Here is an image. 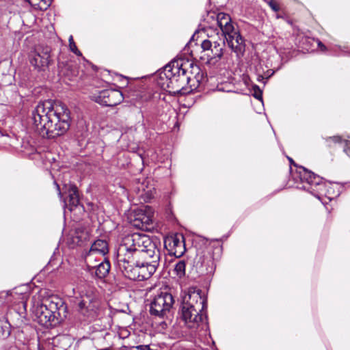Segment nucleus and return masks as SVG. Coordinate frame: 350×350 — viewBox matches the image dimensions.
<instances>
[{"mask_svg":"<svg viewBox=\"0 0 350 350\" xmlns=\"http://www.w3.org/2000/svg\"><path fill=\"white\" fill-rule=\"evenodd\" d=\"M288 159L291 163H293L294 165H295L293 159L288 157Z\"/></svg>","mask_w":350,"mask_h":350,"instance_id":"obj_34","label":"nucleus"},{"mask_svg":"<svg viewBox=\"0 0 350 350\" xmlns=\"http://www.w3.org/2000/svg\"><path fill=\"white\" fill-rule=\"evenodd\" d=\"M33 125L44 138L55 139L65 134L70 126V112L59 103L40 102L31 112Z\"/></svg>","mask_w":350,"mask_h":350,"instance_id":"obj_1","label":"nucleus"},{"mask_svg":"<svg viewBox=\"0 0 350 350\" xmlns=\"http://www.w3.org/2000/svg\"><path fill=\"white\" fill-rule=\"evenodd\" d=\"M63 65H64V62H58V68L59 69V72L62 73L63 75H66V73L63 70Z\"/></svg>","mask_w":350,"mask_h":350,"instance_id":"obj_31","label":"nucleus"},{"mask_svg":"<svg viewBox=\"0 0 350 350\" xmlns=\"http://www.w3.org/2000/svg\"><path fill=\"white\" fill-rule=\"evenodd\" d=\"M64 308L63 301L57 297V301L48 299L38 303L33 308L34 321L46 327L55 325L59 323V310Z\"/></svg>","mask_w":350,"mask_h":350,"instance_id":"obj_6","label":"nucleus"},{"mask_svg":"<svg viewBox=\"0 0 350 350\" xmlns=\"http://www.w3.org/2000/svg\"><path fill=\"white\" fill-rule=\"evenodd\" d=\"M68 42H69V47H70V50L74 53L75 55H77V56H81L82 55V53H81V51L77 49V45L75 44V42H74V40H73V37L72 36H70L69 39H68Z\"/></svg>","mask_w":350,"mask_h":350,"instance_id":"obj_23","label":"nucleus"},{"mask_svg":"<svg viewBox=\"0 0 350 350\" xmlns=\"http://www.w3.org/2000/svg\"><path fill=\"white\" fill-rule=\"evenodd\" d=\"M185 267H186V263L185 260H178L174 267V271L176 272V275L179 277L184 276L185 274Z\"/></svg>","mask_w":350,"mask_h":350,"instance_id":"obj_22","label":"nucleus"},{"mask_svg":"<svg viewBox=\"0 0 350 350\" xmlns=\"http://www.w3.org/2000/svg\"><path fill=\"white\" fill-rule=\"evenodd\" d=\"M224 46L225 42L221 39L213 42L209 40H204L201 43L203 51L211 52V53L207 54L208 62H217L220 60L224 55Z\"/></svg>","mask_w":350,"mask_h":350,"instance_id":"obj_12","label":"nucleus"},{"mask_svg":"<svg viewBox=\"0 0 350 350\" xmlns=\"http://www.w3.org/2000/svg\"><path fill=\"white\" fill-rule=\"evenodd\" d=\"M11 333V325L8 321V317H3L0 319V336L3 338H7Z\"/></svg>","mask_w":350,"mask_h":350,"instance_id":"obj_21","label":"nucleus"},{"mask_svg":"<svg viewBox=\"0 0 350 350\" xmlns=\"http://www.w3.org/2000/svg\"><path fill=\"white\" fill-rule=\"evenodd\" d=\"M253 90L254 91V93L253 94L254 97L256 98L258 100H262V91L260 90V88L257 85H253Z\"/></svg>","mask_w":350,"mask_h":350,"instance_id":"obj_24","label":"nucleus"},{"mask_svg":"<svg viewBox=\"0 0 350 350\" xmlns=\"http://www.w3.org/2000/svg\"><path fill=\"white\" fill-rule=\"evenodd\" d=\"M120 77L123 80L126 81V83L127 84V78L125 77H123L122 75H120Z\"/></svg>","mask_w":350,"mask_h":350,"instance_id":"obj_33","label":"nucleus"},{"mask_svg":"<svg viewBox=\"0 0 350 350\" xmlns=\"http://www.w3.org/2000/svg\"><path fill=\"white\" fill-rule=\"evenodd\" d=\"M109 252L108 243L105 239H97L91 245L87 259L92 260L94 253L105 256Z\"/></svg>","mask_w":350,"mask_h":350,"instance_id":"obj_17","label":"nucleus"},{"mask_svg":"<svg viewBox=\"0 0 350 350\" xmlns=\"http://www.w3.org/2000/svg\"><path fill=\"white\" fill-rule=\"evenodd\" d=\"M54 183L56 185V188H57V190L58 191V194L60 197H62V193L61 192V189H60V187H59V185L56 183V181L54 182Z\"/></svg>","mask_w":350,"mask_h":350,"instance_id":"obj_32","label":"nucleus"},{"mask_svg":"<svg viewBox=\"0 0 350 350\" xmlns=\"http://www.w3.org/2000/svg\"><path fill=\"white\" fill-rule=\"evenodd\" d=\"M45 5H46V7H48L49 5V4H47L45 3Z\"/></svg>","mask_w":350,"mask_h":350,"instance_id":"obj_35","label":"nucleus"},{"mask_svg":"<svg viewBox=\"0 0 350 350\" xmlns=\"http://www.w3.org/2000/svg\"><path fill=\"white\" fill-rule=\"evenodd\" d=\"M137 349L140 350H152L150 348L149 345H139L137 347Z\"/></svg>","mask_w":350,"mask_h":350,"instance_id":"obj_29","label":"nucleus"},{"mask_svg":"<svg viewBox=\"0 0 350 350\" xmlns=\"http://www.w3.org/2000/svg\"><path fill=\"white\" fill-rule=\"evenodd\" d=\"M193 269L199 275H211L215 270L213 255L209 251L198 253L194 259Z\"/></svg>","mask_w":350,"mask_h":350,"instance_id":"obj_10","label":"nucleus"},{"mask_svg":"<svg viewBox=\"0 0 350 350\" xmlns=\"http://www.w3.org/2000/svg\"><path fill=\"white\" fill-rule=\"evenodd\" d=\"M270 76H271V75H267L266 77H265V76H263V75H261V74H258V77H257V80H258V81H263L265 79H267V78H269Z\"/></svg>","mask_w":350,"mask_h":350,"instance_id":"obj_30","label":"nucleus"},{"mask_svg":"<svg viewBox=\"0 0 350 350\" xmlns=\"http://www.w3.org/2000/svg\"><path fill=\"white\" fill-rule=\"evenodd\" d=\"M174 303L172 294L161 293L156 295L150 303V314L154 317L164 319Z\"/></svg>","mask_w":350,"mask_h":350,"instance_id":"obj_8","label":"nucleus"},{"mask_svg":"<svg viewBox=\"0 0 350 350\" xmlns=\"http://www.w3.org/2000/svg\"><path fill=\"white\" fill-rule=\"evenodd\" d=\"M92 99L97 103L107 107H114L120 103L124 99L121 91L114 89H106L100 91L98 94H94Z\"/></svg>","mask_w":350,"mask_h":350,"instance_id":"obj_11","label":"nucleus"},{"mask_svg":"<svg viewBox=\"0 0 350 350\" xmlns=\"http://www.w3.org/2000/svg\"><path fill=\"white\" fill-rule=\"evenodd\" d=\"M345 152L350 157V143H347L344 149Z\"/></svg>","mask_w":350,"mask_h":350,"instance_id":"obj_28","label":"nucleus"},{"mask_svg":"<svg viewBox=\"0 0 350 350\" xmlns=\"http://www.w3.org/2000/svg\"><path fill=\"white\" fill-rule=\"evenodd\" d=\"M318 46L321 51H325L327 50V47L324 44H323L320 40H317Z\"/></svg>","mask_w":350,"mask_h":350,"instance_id":"obj_27","label":"nucleus"},{"mask_svg":"<svg viewBox=\"0 0 350 350\" xmlns=\"http://www.w3.org/2000/svg\"><path fill=\"white\" fill-rule=\"evenodd\" d=\"M269 5L275 12H278L280 10V7L275 0H271L269 2Z\"/></svg>","mask_w":350,"mask_h":350,"instance_id":"obj_26","label":"nucleus"},{"mask_svg":"<svg viewBox=\"0 0 350 350\" xmlns=\"http://www.w3.org/2000/svg\"><path fill=\"white\" fill-rule=\"evenodd\" d=\"M170 245L174 249V254L176 257H180L183 255L184 250H182L181 249L185 250L183 241H180L177 237H172L170 240Z\"/></svg>","mask_w":350,"mask_h":350,"instance_id":"obj_20","label":"nucleus"},{"mask_svg":"<svg viewBox=\"0 0 350 350\" xmlns=\"http://www.w3.org/2000/svg\"><path fill=\"white\" fill-rule=\"evenodd\" d=\"M137 260L136 265H139L140 281L150 278L159 265L161 251L157 245L149 236L141 233H133Z\"/></svg>","mask_w":350,"mask_h":350,"instance_id":"obj_2","label":"nucleus"},{"mask_svg":"<svg viewBox=\"0 0 350 350\" xmlns=\"http://www.w3.org/2000/svg\"><path fill=\"white\" fill-rule=\"evenodd\" d=\"M87 271L95 278H105L109 273L111 265L106 258L98 259V264L93 265L92 260L87 259Z\"/></svg>","mask_w":350,"mask_h":350,"instance_id":"obj_13","label":"nucleus"},{"mask_svg":"<svg viewBox=\"0 0 350 350\" xmlns=\"http://www.w3.org/2000/svg\"><path fill=\"white\" fill-rule=\"evenodd\" d=\"M63 189L64 192L68 194V202H65V205L68 206V208L72 211L75 208H77L80 204L79 190L75 184L64 185Z\"/></svg>","mask_w":350,"mask_h":350,"instance_id":"obj_15","label":"nucleus"},{"mask_svg":"<svg viewBox=\"0 0 350 350\" xmlns=\"http://www.w3.org/2000/svg\"><path fill=\"white\" fill-rule=\"evenodd\" d=\"M79 308L80 312L85 317H87L88 319H92L95 317L96 308L94 304L91 301L89 302V305L88 306L87 301L85 300H82L79 304Z\"/></svg>","mask_w":350,"mask_h":350,"instance_id":"obj_19","label":"nucleus"},{"mask_svg":"<svg viewBox=\"0 0 350 350\" xmlns=\"http://www.w3.org/2000/svg\"><path fill=\"white\" fill-rule=\"evenodd\" d=\"M329 141H332V142L335 144H342V142H345L347 144V142L338 135L328 137L327 139V142L329 143Z\"/></svg>","mask_w":350,"mask_h":350,"instance_id":"obj_25","label":"nucleus"},{"mask_svg":"<svg viewBox=\"0 0 350 350\" xmlns=\"http://www.w3.org/2000/svg\"><path fill=\"white\" fill-rule=\"evenodd\" d=\"M152 224V215L139 209L135 213L133 225L140 229L149 230Z\"/></svg>","mask_w":350,"mask_h":350,"instance_id":"obj_16","label":"nucleus"},{"mask_svg":"<svg viewBox=\"0 0 350 350\" xmlns=\"http://www.w3.org/2000/svg\"><path fill=\"white\" fill-rule=\"evenodd\" d=\"M228 46L235 53H239L245 48L244 39L237 31L226 39Z\"/></svg>","mask_w":350,"mask_h":350,"instance_id":"obj_18","label":"nucleus"},{"mask_svg":"<svg viewBox=\"0 0 350 350\" xmlns=\"http://www.w3.org/2000/svg\"><path fill=\"white\" fill-rule=\"evenodd\" d=\"M219 251H221V247L217 248Z\"/></svg>","mask_w":350,"mask_h":350,"instance_id":"obj_36","label":"nucleus"},{"mask_svg":"<svg viewBox=\"0 0 350 350\" xmlns=\"http://www.w3.org/2000/svg\"><path fill=\"white\" fill-rule=\"evenodd\" d=\"M133 234L124 237L116 252V267L124 276L131 280L140 281L139 265H136L137 258L134 254L136 247L132 240Z\"/></svg>","mask_w":350,"mask_h":350,"instance_id":"obj_4","label":"nucleus"},{"mask_svg":"<svg viewBox=\"0 0 350 350\" xmlns=\"http://www.w3.org/2000/svg\"><path fill=\"white\" fill-rule=\"evenodd\" d=\"M297 173L301 181L306 184L303 186L304 189L308 191L315 196L325 195L329 200L334 198V196H329L332 189L330 183H325L322 177L302 166L299 167Z\"/></svg>","mask_w":350,"mask_h":350,"instance_id":"obj_7","label":"nucleus"},{"mask_svg":"<svg viewBox=\"0 0 350 350\" xmlns=\"http://www.w3.org/2000/svg\"><path fill=\"white\" fill-rule=\"evenodd\" d=\"M216 22L226 39L227 36L233 35V33L236 32L229 14L223 12L219 13L216 16Z\"/></svg>","mask_w":350,"mask_h":350,"instance_id":"obj_14","label":"nucleus"},{"mask_svg":"<svg viewBox=\"0 0 350 350\" xmlns=\"http://www.w3.org/2000/svg\"><path fill=\"white\" fill-rule=\"evenodd\" d=\"M51 53L50 46L38 45L29 55V62L37 71L45 72L53 62Z\"/></svg>","mask_w":350,"mask_h":350,"instance_id":"obj_9","label":"nucleus"},{"mask_svg":"<svg viewBox=\"0 0 350 350\" xmlns=\"http://www.w3.org/2000/svg\"><path fill=\"white\" fill-rule=\"evenodd\" d=\"M207 300L201 295V291L190 292L180 307V317L190 329L202 325L207 327Z\"/></svg>","mask_w":350,"mask_h":350,"instance_id":"obj_3","label":"nucleus"},{"mask_svg":"<svg viewBox=\"0 0 350 350\" xmlns=\"http://www.w3.org/2000/svg\"><path fill=\"white\" fill-rule=\"evenodd\" d=\"M186 74L187 70L179 61H171L160 71L158 83L169 92H178L188 81Z\"/></svg>","mask_w":350,"mask_h":350,"instance_id":"obj_5","label":"nucleus"}]
</instances>
